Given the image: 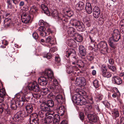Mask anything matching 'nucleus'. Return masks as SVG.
Instances as JSON below:
<instances>
[{"label":"nucleus","mask_w":124,"mask_h":124,"mask_svg":"<svg viewBox=\"0 0 124 124\" xmlns=\"http://www.w3.org/2000/svg\"><path fill=\"white\" fill-rule=\"evenodd\" d=\"M71 25L75 26L78 31L82 32L85 31V25L83 23L75 19H71L70 21Z\"/></svg>","instance_id":"obj_1"},{"label":"nucleus","mask_w":124,"mask_h":124,"mask_svg":"<svg viewBox=\"0 0 124 124\" xmlns=\"http://www.w3.org/2000/svg\"><path fill=\"white\" fill-rule=\"evenodd\" d=\"M72 100L78 105H85L87 102L85 98L79 94L74 95L72 97Z\"/></svg>","instance_id":"obj_2"},{"label":"nucleus","mask_w":124,"mask_h":124,"mask_svg":"<svg viewBox=\"0 0 124 124\" xmlns=\"http://www.w3.org/2000/svg\"><path fill=\"white\" fill-rule=\"evenodd\" d=\"M28 87L30 90H33L36 92H39L40 90L39 85L35 81L29 83L28 85Z\"/></svg>","instance_id":"obj_3"},{"label":"nucleus","mask_w":124,"mask_h":124,"mask_svg":"<svg viewBox=\"0 0 124 124\" xmlns=\"http://www.w3.org/2000/svg\"><path fill=\"white\" fill-rule=\"evenodd\" d=\"M51 113L44 118V124H52V123L53 119V115L54 112H52Z\"/></svg>","instance_id":"obj_4"},{"label":"nucleus","mask_w":124,"mask_h":124,"mask_svg":"<svg viewBox=\"0 0 124 124\" xmlns=\"http://www.w3.org/2000/svg\"><path fill=\"white\" fill-rule=\"evenodd\" d=\"M75 84L77 86H84L86 84L85 80L84 78L82 77L77 78L75 82Z\"/></svg>","instance_id":"obj_5"},{"label":"nucleus","mask_w":124,"mask_h":124,"mask_svg":"<svg viewBox=\"0 0 124 124\" xmlns=\"http://www.w3.org/2000/svg\"><path fill=\"white\" fill-rule=\"evenodd\" d=\"M31 16L27 13H23L21 16V19L22 22L27 23L29 22Z\"/></svg>","instance_id":"obj_6"},{"label":"nucleus","mask_w":124,"mask_h":124,"mask_svg":"<svg viewBox=\"0 0 124 124\" xmlns=\"http://www.w3.org/2000/svg\"><path fill=\"white\" fill-rule=\"evenodd\" d=\"M38 116L36 113L32 114L30 116L31 119H32V122L30 121V124H38L39 123V119Z\"/></svg>","instance_id":"obj_7"},{"label":"nucleus","mask_w":124,"mask_h":124,"mask_svg":"<svg viewBox=\"0 0 124 124\" xmlns=\"http://www.w3.org/2000/svg\"><path fill=\"white\" fill-rule=\"evenodd\" d=\"M120 37V36L118 31L117 30H115L113 31L112 37L110 38H112V40L116 42L119 40Z\"/></svg>","instance_id":"obj_8"},{"label":"nucleus","mask_w":124,"mask_h":124,"mask_svg":"<svg viewBox=\"0 0 124 124\" xmlns=\"http://www.w3.org/2000/svg\"><path fill=\"white\" fill-rule=\"evenodd\" d=\"M58 21L62 24H64L69 21L68 19L66 16L62 14L60 15V16L59 19Z\"/></svg>","instance_id":"obj_9"},{"label":"nucleus","mask_w":124,"mask_h":124,"mask_svg":"<svg viewBox=\"0 0 124 124\" xmlns=\"http://www.w3.org/2000/svg\"><path fill=\"white\" fill-rule=\"evenodd\" d=\"M44 75L47 76L48 79H50V81L52 80L53 77V73L52 71L50 69L46 70L44 73Z\"/></svg>","instance_id":"obj_10"},{"label":"nucleus","mask_w":124,"mask_h":124,"mask_svg":"<svg viewBox=\"0 0 124 124\" xmlns=\"http://www.w3.org/2000/svg\"><path fill=\"white\" fill-rule=\"evenodd\" d=\"M39 84L41 86H45L47 83V79L44 77H41L38 79Z\"/></svg>","instance_id":"obj_11"},{"label":"nucleus","mask_w":124,"mask_h":124,"mask_svg":"<svg viewBox=\"0 0 124 124\" xmlns=\"http://www.w3.org/2000/svg\"><path fill=\"white\" fill-rule=\"evenodd\" d=\"M93 11L94 17L96 18L99 17L100 13L99 7L98 6L95 7L93 8Z\"/></svg>","instance_id":"obj_12"},{"label":"nucleus","mask_w":124,"mask_h":124,"mask_svg":"<svg viewBox=\"0 0 124 124\" xmlns=\"http://www.w3.org/2000/svg\"><path fill=\"white\" fill-rule=\"evenodd\" d=\"M112 81L113 83L119 85L122 83L121 79L118 76H114L112 78Z\"/></svg>","instance_id":"obj_13"},{"label":"nucleus","mask_w":124,"mask_h":124,"mask_svg":"<svg viewBox=\"0 0 124 124\" xmlns=\"http://www.w3.org/2000/svg\"><path fill=\"white\" fill-rule=\"evenodd\" d=\"M50 88L52 91H54L56 93H58L60 92L61 87L57 85H54L50 86Z\"/></svg>","instance_id":"obj_14"},{"label":"nucleus","mask_w":124,"mask_h":124,"mask_svg":"<svg viewBox=\"0 0 124 124\" xmlns=\"http://www.w3.org/2000/svg\"><path fill=\"white\" fill-rule=\"evenodd\" d=\"M85 7L84 2L81 1H79L75 6L76 9L78 10H83Z\"/></svg>","instance_id":"obj_15"},{"label":"nucleus","mask_w":124,"mask_h":124,"mask_svg":"<svg viewBox=\"0 0 124 124\" xmlns=\"http://www.w3.org/2000/svg\"><path fill=\"white\" fill-rule=\"evenodd\" d=\"M6 95V91L4 88L0 89V103L3 101Z\"/></svg>","instance_id":"obj_16"},{"label":"nucleus","mask_w":124,"mask_h":124,"mask_svg":"<svg viewBox=\"0 0 124 124\" xmlns=\"http://www.w3.org/2000/svg\"><path fill=\"white\" fill-rule=\"evenodd\" d=\"M85 10L89 14H91L92 12V8L91 4L89 2L86 3L85 7Z\"/></svg>","instance_id":"obj_17"},{"label":"nucleus","mask_w":124,"mask_h":124,"mask_svg":"<svg viewBox=\"0 0 124 124\" xmlns=\"http://www.w3.org/2000/svg\"><path fill=\"white\" fill-rule=\"evenodd\" d=\"M66 56L69 57L70 55L73 56L75 55V52L74 50L72 49H68L66 52Z\"/></svg>","instance_id":"obj_18"},{"label":"nucleus","mask_w":124,"mask_h":124,"mask_svg":"<svg viewBox=\"0 0 124 124\" xmlns=\"http://www.w3.org/2000/svg\"><path fill=\"white\" fill-rule=\"evenodd\" d=\"M87 117L89 120L92 122H96L97 120V118L96 116L93 114H88V115Z\"/></svg>","instance_id":"obj_19"},{"label":"nucleus","mask_w":124,"mask_h":124,"mask_svg":"<svg viewBox=\"0 0 124 124\" xmlns=\"http://www.w3.org/2000/svg\"><path fill=\"white\" fill-rule=\"evenodd\" d=\"M79 51L80 55L82 56H84L86 55V53L85 48L82 45L79 46Z\"/></svg>","instance_id":"obj_20"},{"label":"nucleus","mask_w":124,"mask_h":124,"mask_svg":"<svg viewBox=\"0 0 124 124\" xmlns=\"http://www.w3.org/2000/svg\"><path fill=\"white\" fill-rule=\"evenodd\" d=\"M65 109L64 106H63L59 107L57 113L59 114L58 116H62L64 113Z\"/></svg>","instance_id":"obj_21"},{"label":"nucleus","mask_w":124,"mask_h":124,"mask_svg":"<svg viewBox=\"0 0 124 124\" xmlns=\"http://www.w3.org/2000/svg\"><path fill=\"white\" fill-rule=\"evenodd\" d=\"M21 100L20 99V101H18L17 103H16V104H18L19 107H21L23 105V102L28 101L24 96L21 97Z\"/></svg>","instance_id":"obj_22"},{"label":"nucleus","mask_w":124,"mask_h":124,"mask_svg":"<svg viewBox=\"0 0 124 124\" xmlns=\"http://www.w3.org/2000/svg\"><path fill=\"white\" fill-rule=\"evenodd\" d=\"M67 32L68 34L72 37L74 36L77 33L75 32V29L72 27H70L68 29Z\"/></svg>","instance_id":"obj_23"},{"label":"nucleus","mask_w":124,"mask_h":124,"mask_svg":"<svg viewBox=\"0 0 124 124\" xmlns=\"http://www.w3.org/2000/svg\"><path fill=\"white\" fill-rule=\"evenodd\" d=\"M55 99L58 103H62L64 102V99L63 98L62 95L58 94L55 97Z\"/></svg>","instance_id":"obj_24"},{"label":"nucleus","mask_w":124,"mask_h":124,"mask_svg":"<svg viewBox=\"0 0 124 124\" xmlns=\"http://www.w3.org/2000/svg\"><path fill=\"white\" fill-rule=\"evenodd\" d=\"M68 46L70 47H75L76 45L75 41L73 39H69L67 42Z\"/></svg>","instance_id":"obj_25"},{"label":"nucleus","mask_w":124,"mask_h":124,"mask_svg":"<svg viewBox=\"0 0 124 124\" xmlns=\"http://www.w3.org/2000/svg\"><path fill=\"white\" fill-rule=\"evenodd\" d=\"M40 108L42 110L46 112L49 111L50 109L46 104H43L41 105Z\"/></svg>","instance_id":"obj_26"},{"label":"nucleus","mask_w":124,"mask_h":124,"mask_svg":"<svg viewBox=\"0 0 124 124\" xmlns=\"http://www.w3.org/2000/svg\"><path fill=\"white\" fill-rule=\"evenodd\" d=\"M53 123L54 124H59L60 121V118L59 116L57 115H53Z\"/></svg>","instance_id":"obj_27"},{"label":"nucleus","mask_w":124,"mask_h":124,"mask_svg":"<svg viewBox=\"0 0 124 124\" xmlns=\"http://www.w3.org/2000/svg\"><path fill=\"white\" fill-rule=\"evenodd\" d=\"M51 14L52 16L55 19H57L58 21L60 16L61 14H58L57 11L56 10L53 11L51 13Z\"/></svg>","instance_id":"obj_28"},{"label":"nucleus","mask_w":124,"mask_h":124,"mask_svg":"<svg viewBox=\"0 0 124 124\" xmlns=\"http://www.w3.org/2000/svg\"><path fill=\"white\" fill-rule=\"evenodd\" d=\"M107 71H104L103 70H102V72L101 73L103 76L107 78H110L111 76V74L110 73Z\"/></svg>","instance_id":"obj_29"},{"label":"nucleus","mask_w":124,"mask_h":124,"mask_svg":"<svg viewBox=\"0 0 124 124\" xmlns=\"http://www.w3.org/2000/svg\"><path fill=\"white\" fill-rule=\"evenodd\" d=\"M112 38H109L108 41V43L110 47L112 48H115L116 47V45L115 43V41L112 40Z\"/></svg>","instance_id":"obj_30"},{"label":"nucleus","mask_w":124,"mask_h":124,"mask_svg":"<svg viewBox=\"0 0 124 124\" xmlns=\"http://www.w3.org/2000/svg\"><path fill=\"white\" fill-rule=\"evenodd\" d=\"M78 68L75 66H73L72 67H69L67 68V72L69 74L73 73L74 71L77 70Z\"/></svg>","instance_id":"obj_31"},{"label":"nucleus","mask_w":124,"mask_h":124,"mask_svg":"<svg viewBox=\"0 0 124 124\" xmlns=\"http://www.w3.org/2000/svg\"><path fill=\"white\" fill-rule=\"evenodd\" d=\"M26 111L29 114H31L33 110L32 106L31 105H27L25 107Z\"/></svg>","instance_id":"obj_32"},{"label":"nucleus","mask_w":124,"mask_h":124,"mask_svg":"<svg viewBox=\"0 0 124 124\" xmlns=\"http://www.w3.org/2000/svg\"><path fill=\"white\" fill-rule=\"evenodd\" d=\"M38 10V9L35 6H33L31 8L29 11V13L30 14L33 15Z\"/></svg>","instance_id":"obj_33"},{"label":"nucleus","mask_w":124,"mask_h":124,"mask_svg":"<svg viewBox=\"0 0 124 124\" xmlns=\"http://www.w3.org/2000/svg\"><path fill=\"white\" fill-rule=\"evenodd\" d=\"M41 7L45 14L48 15L50 14L46 6L44 4H42L41 5Z\"/></svg>","instance_id":"obj_34"},{"label":"nucleus","mask_w":124,"mask_h":124,"mask_svg":"<svg viewBox=\"0 0 124 124\" xmlns=\"http://www.w3.org/2000/svg\"><path fill=\"white\" fill-rule=\"evenodd\" d=\"M112 116L114 119H116V117L119 116V113L118 110H113L112 111Z\"/></svg>","instance_id":"obj_35"},{"label":"nucleus","mask_w":124,"mask_h":124,"mask_svg":"<svg viewBox=\"0 0 124 124\" xmlns=\"http://www.w3.org/2000/svg\"><path fill=\"white\" fill-rule=\"evenodd\" d=\"M74 36H75L76 41L78 42L81 41L82 40V36L78 33H77Z\"/></svg>","instance_id":"obj_36"},{"label":"nucleus","mask_w":124,"mask_h":124,"mask_svg":"<svg viewBox=\"0 0 124 124\" xmlns=\"http://www.w3.org/2000/svg\"><path fill=\"white\" fill-rule=\"evenodd\" d=\"M77 64L78 67L80 68H82L84 67L85 64L84 62L82 60H79L77 61Z\"/></svg>","instance_id":"obj_37"},{"label":"nucleus","mask_w":124,"mask_h":124,"mask_svg":"<svg viewBox=\"0 0 124 124\" xmlns=\"http://www.w3.org/2000/svg\"><path fill=\"white\" fill-rule=\"evenodd\" d=\"M8 100H10L9 101L10 103V107L13 110H15L17 108V106L16 104L14 103V102L12 101L10 99H9Z\"/></svg>","instance_id":"obj_38"},{"label":"nucleus","mask_w":124,"mask_h":124,"mask_svg":"<svg viewBox=\"0 0 124 124\" xmlns=\"http://www.w3.org/2000/svg\"><path fill=\"white\" fill-rule=\"evenodd\" d=\"M52 37L51 36H49L46 39V43H49L51 44H53L54 42L53 40L52 39Z\"/></svg>","instance_id":"obj_39"},{"label":"nucleus","mask_w":124,"mask_h":124,"mask_svg":"<svg viewBox=\"0 0 124 124\" xmlns=\"http://www.w3.org/2000/svg\"><path fill=\"white\" fill-rule=\"evenodd\" d=\"M100 46L103 49L106 48L107 46L106 43L104 41L101 42L100 44Z\"/></svg>","instance_id":"obj_40"},{"label":"nucleus","mask_w":124,"mask_h":124,"mask_svg":"<svg viewBox=\"0 0 124 124\" xmlns=\"http://www.w3.org/2000/svg\"><path fill=\"white\" fill-rule=\"evenodd\" d=\"M46 114V113L45 112L41 110L38 112V116L42 118L45 116Z\"/></svg>","instance_id":"obj_41"},{"label":"nucleus","mask_w":124,"mask_h":124,"mask_svg":"<svg viewBox=\"0 0 124 124\" xmlns=\"http://www.w3.org/2000/svg\"><path fill=\"white\" fill-rule=\"evenodd\" d=\"M33 94L32 93L30 92H27V93L26 94L25 96L26 98H27L28 99L30 98H33Z\"/></svg>","instance_id":"obj_42"},{"label":"nucleus","mask_w":124,"mask_h":124,"mask_svg":"<svg viewBox=\"0 0 124 124\" xmlns=\"http://www.w3.org/2000/svg\"><path fill=\"white\" fill-rule=\"evenodd\" d=\"M48 106L49 108L52 107L54 106V102L52 100H48L47 101L46 104Z\"/></svg>","instance_id":"obj_43"},{"label":"nucleus","mask_w":124,"mask_h":124,"mask_svg":"<svg viewBox=\"0 0 124 124\" xmlns=\"http://www.w3.org/2000/svg\"><path fill=\"white\" fill-rule=\"evenodd\" d=\"M39 24L40 25H43V26L44 27H47L48 26V24L46 22H44V21L43 20H40L39 21Z\"/></svg>","instance_id":"obj_44"},{"label":"nucleus","mask_w":124,"mask_h":124,"mask_svg":"<svg viewBox=\"0 0 124 124\" xmlns=\"http://www.w3.org/2000/svg\"><path fill=\"white\" fill-rule=\"evenodd\" d=\"M84 21L85 23L87 25L88 27H89L90 26V22L89 19L87 20L85 19L84 20Z\"/></svg>","instance_id":"obj_45"},{"label":"nucleus","mask_w":124,"mask_h":124,"mask_svg":"<svg viewBox=\"0 0 124 124\" xmlns=\"http://www.w3.org/2000/svg\"><path fill=\"white\" fill-rule=\"evenodd\" d=\"M46 27H44L43 26H41L39 27L38 29L37 30V32H40L46 30Z\"/></svg>","instance_id":"obj_46"},{"label":"nucleus","mask_w":124,"mask_h":124,"mask_svg":"<svg viewBox=\"0 0 124 124\" xmlns=\"http://www.w3.org/2000/svg\"><path fill=\"white\" fill-rule=\"evenodd\" d=\"M97 31V29L96 28H93L91 30L90 32L89 35H94L95 34Z\"/></svg>","instance_id":"obj_47"},{"label":"nucleus","mask_w":124,"mask_h":124,"mask_svg":"<svg viewBox=\"0 0 124 124\" xmlns=\"http://www.w3.org/2000/svg\"><path fill=\"white\" fill-rule=\"evenodd\" d=\"M120 93L118 91L116 92V93H114L112 95V97L113 98L117 97V98L120 96Z\"/></svg>","instance_id":"obj_48"},{"label":"nucleus","mask_w":124,"mask_h":124,"mask_svg":"<svg viewBox=\"0 0 124 124\" xmlns=\"http://www.w3.org/2000/svg\"><path fill=\"white\" fill-rule=\"evenodd\" d=\"M55 60L56 63H58V65H59L60 64L61 60L59 56L57 55L56 56L55 58Z\"/></svg>","instance_id":"obj_49"},{"label":"nucleus","mask_w":124,"mask_h":124,"mask_svg":"<svg viewBox=\"0 0 124 124\" xmlns=\"http://www.w3.org/2000/svg\"><path fill=\"white\" fill-rule=\"evenodd\" d=\"M66 14L69 17H71L73 15V12L70 10H66Z\"/></svg>","instance_id":"obj_50"},{"label":"nucleus","mask_w":124,"mask_h":124,"mask_svg":"<svg viewBox=\"0 0 124 124\" xmlns=\"http://www.w3.org/2000/svg\"><path fill=\"white\" fill-rule=\"evenodd\" d=\"M39 34L42 37H45L48 35L47 33L45 31L42 32H40Z\"/></svg>","instance_id":"obj_51"},{"label":"nucleus","mask_w":124,"mask_h":124,"mask_svg":"<svg viewBox=\"0 0 124 124\" xmlns=\"http://www.w3.org/2000/svg\"><path fill=\"white\" fill-rule=\"evenodd\" d=\"M48 92V89L47 88H44L42 89L41 90V93L43 94H46Z\"/></svg>","instance_id":"obj_52"},{"label":"nucleus","mask_w":124,"mask_h":124,"mask_svg":"<svg viewBox=\"0 0 124 124\" xmlns=\"http://www.w3.org/2000/svg\"><path fill=\"white\" fill-rule=\"evenodd\" d=\"M108 67L110 71L115 72L116 71V68L115 67L113 66L108 65Z\"/></svg>","instance_id":"obj_53"},{"label":"nucleus","mask_w":124,"mask_h":124,"mask_svg":"<svg viewBox=\"0 0 124 124\" xmlns=\"http://www.w3.org/2000/svg\"><path fill=\"white\" fill-rule=\"evenodd\" d=\"M94 86L96 88H98L99 87L98 82L96 80H95L93 82Z\"/></svg>","instance_id":"obj_54"},{"label":"nucleus","mask_w":124,"mask_h":124,"mask_svg":"<svg viewBox=\"0 0 124 124\" xmlns=\"http://www.w3.org/2000/svg\"><path fill=\"white\" fill-rule=\"evenodd\" d=\"M94 36L93 35H89V39L90 40L91 42L92 43H94L95 42V39Z\"/></svg>","instance_id":"obj_55"},{"label":"nucleus","mask_w":124,"mask_h":124,"mask_svg":"<svg viewBox=\"0 0 124 124\" xmlns=\"http://www.w3.org/2000/svg\"><path fill=\"white\" fill-rule=\"evenodd\" d=\"M20 117H23L26 116L25 112L24 111L18 112Z\"/></svg>","instance_id":"obj_56"},{"label":"nucleus","mask_w":124,"mask_h":124,"mask_svg":"<svg viewBox=\"0 0 124 124\" xmlns=\"http://www.w3.org/2000/svg\"><path fill=\"white\" fill-rule=\"evenodd\" d=\"M8 107V106L7 104H5L3 103L1 104L0 106V107L2 108L4 111Z\"/></svg>","instance_id":"obj_57"},{"label":"nucleus","mask_w":124,"mask_h":124,"mask_svg":"<svg viewBox=\"0 0 124 124\" xmlns=\"http://www.w3.org/2000/svg\"><path fill=\"white\" fill-rule=\"evenodd\" d=\"M40 96L41 95L39 93H35L33 94V97H34L36 99H37L39 98Z\"/></svg>","instance_id":"obj_58"},{"label":"nucleus","mask_w":124,"mask_h":124,"mask_svg":"<svg viewBox=\"0 0 124 124\" xmlns=\"http://www.w3.org/2000/svg\"><path fill=\"white\" fill-rule=\"evenodd\" d=\"M79 117L80 119L82 121L83 120L84 118V114L82 112H80L79 114Z\"/></svg>","instance_id":"obj_59"},{"label":"nucleus","mask_w":124,"mask_h":124,"mask_svg":"<svg viewBox=\"0 0 124 124\" xmlns=\"http://www.w3.org/2000/svg\"><path fill=\"white\" fill-rule=\"evenodd\" d=\"M44 57L46 58L47 59H50L51 57V54L49 53H48L46 55L44 56Z\"/></svg>","instance_id":"obj_60"},{"label":"nucleus","mask_w":124,"mask_h":124,"mask_svg":"<svg viewBox=\"0 0 124 124\" xmlns=\"http://www.w3.org/2000/svg\"><path fill=\"white\" fill-rule=\"evenodd\" d=\"M32 35L33 38L36 39H37L38 38V34L36 32H34L32 34Z\"/></svg>","instance_id":"obj_61"},{"label":"nucleus","mask_w":124,"mask_h":124,"mask_svg":"<svg viewBox=\"0 0 124 124\" xmlns=\"http://www.w3.org/2000/svg\"><path fill=\"white\" fill-rule=\"evenodd\" d=\"M8 61L10 63H13L14 61V59L11 56L9 58Z\"/></svg>","instance_id":"obj_62"},{"label":"nucleus","mask_w":124,"mask_h":124,"mask_svg":"<svg viewBox=\"0 0 124 124\" xmlns=\"http://www.w3.org/2000/svg\"><path fill=\"white\" fill-rule=\"evenodd\" d=\"M108 62L111 65H113L114 63V61L113 59L112 58H110L108 59Z\"/></svg>","instance_id":"obj_63"},{"label":"nucleus","mask_w":124,"mask_h":124,"mask_svg":"<svg viewBox=\"0 0 124 124\" xmlns=\"http://www.w3.org/2000/svg\"><path fill=\"white\" fill-rule=\"evenodd\" d=\"M103 70L104 71H107V68L106 66L103 64L101 68V72H102V70Z\"/></svg>","instance_id":"obj_64"}]
</instances>
